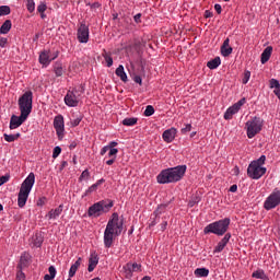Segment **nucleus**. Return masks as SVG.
I'll list each match as a JSON object with an SVG mask.
<instances>
[{"instance_id": "4", "label": "nucleus", "mask_w": 280, "mask_h": 280, "mask_svg": "<svg viewBox=\"0 0 280 280\" xmlns=\"http://www.w3.org/2000/svg\"><path fill=\"white\" fill-rule=\"evenodd\" d=\"M229 226H231V219L225 218V219L214 221V222L208 224L203 229V233H205V235H209V234L213 233V235L222 236L226 233V231H229Z\"/></svg>"}, {"instance_id": "10", "label": "nucleus", "mask_w": 280, "mask_h": 280, "mask_svg": "<svg viewBox=\"0 0 280 280\" xmlns=\"http://www.w3.org/2000/svg\"><path fill=\"white\" fill-rule=\"evenodd\" d=\"M63 100L66 106H69L70 108H75V106L80 104V94L78 93V90H69Z\"/></svg>"}, {"instance_id": "36", "label": "nucleus", "mask_w": 280, "mask_h": 280, "mask_svg": "<svg viewBox=\"0 0 280 280\" xmlns=\"http://www.w3.org/2000/svg\"><path fill=\"white\" fill-rule=\"evenodd\" d=\"M153 114H154V106L148 105L143 113L144 117H152Z\"/></svg>"}, {"instance_id": "19", "label": "nucleus", "mask_w": 280, "mask_h": 280, "mask_svg": "<svg viewBox=\"0 0 280 280\" xmlns=\"http://www.w3.org/2000/svg\"><path fill=\"white\" fill-rule=\"evenodd\" d=\"M231 240V233H226L224 237L218 243V245L214 247L213 253H222L226 245L229 244V241Z\"/></svg>"}, {"instance_id": "49", "label": "nucleus", "mask_w": 280, "mask_h": 280, "mask_svg": "<svg viewBox=\"0 0 280 280\" xmlns=\"http://www.w3.org/2000/svg\"><path fill=\"white\" fill-rule=\"evenodd\" d=\"M22 269H20L18 271V275H16V279L18 280H25V273H23V271H21Z\"/></svg>"}, {"instance_id": "9", "label": "nucleus", "mask_w": 280, "mask_h": 280, "mask_svg": "<svg viewBox=\"0 0 280 280\" xmlns=\"http://www.w3.org/2000/svg\"><path fill=\"white\" fill-rule=\"evenodd\" d=\"M280 205V190L275 189L265 200L264 209L266 211H271V209H277Z\"/></svg>"}, {"instance_id": "31", "label": "nucleus", "mask_w": 280, "mask_h": 280, "mask_svg": "<svg viewBox=\"0 0 280 280\" xmlns=\"http://www.w3.org/2000/svg\"><path fill=\"white\" fill-rule=\"evenodd\" d=\"M196 277H209V269L207 268H197L195 270Z\"/></svg>"}, {"instance_id": "59", "label": "nucleus", "mask_w": 280, "mask_h": 280, "mask_svg": "<svg viewBox=\"0 0 280 280\" xmlns=\"http://www.w3.org/2000/svg\"><path fill=\"white\" fill-rule=\"evenodd\" d=\"M9 178L5 176L0 177V185L8 183Z\"/></svg>"}, {"instance_id": "61", "label": "nucleus", "mask_w": 280, "mask_h": 280, "mask_svg": "<svg viewBox=\"0 0 280 280\" xmlns=\"http://www.w3.org/2000/svg\"><path fill=\"white\" fill-rule=\"evenodd\" d=\"M196 202H198V197H196V200H190V201L188 202V206H189V207H195Z\"/></svg>"}, {"instance_id": "23", "label": "nucleus", "mask_w": 280, "mask_h": 280, "mask_svg": "<svg viewBox=\"0 0 280 280\" xmlns=\"http://www.w3.org/2000/svg\"><path fill=\"white\" fill-rule=\"evenodd\" d=\"M271 56H272V46H268L264 49V51L260 55L261 65H266V62H268V60H270Z\"/></svg>"}, {"instance_id": "18", "label": "nucleus", "mask_w": 280, "mask_h": 280, "mask_svg": "<svg viewBox=\"0 0 280 280\" xmlns=\"http://www.w3.org/2000/svg\"><path fill=\"white\" fill-rule=\"evenodd\" d=\"M62 209H65V205H59L57 208L51 209L47 214L46 218L48 220H58L60 215H62Z\"/></svg>"}, {"instance_id": "7", "label": "nucleus", "mask_w": 280, "mask_h": 280, "mask_svg": "<svg viewBox=\"0 0 280 280\" xmlns=\"http://www.w3.org/2000/svg\"><path fill=\"white\" fill-rule=\"evenodd\" d=\"M34 100V93L32 91H26L18 101L19 109L22 115L30 117L32 113V104Z\"/></svg>"}, {"instance_id": "60", "label": "nucleus", "mask_w": 280, "mask_h": 280, "mask_svg": "<svg viewBox=\"0 0 280 280\" xmlns=\"http://www.w3.org/2000/svg\"><path fill=\"white\" fill-rule=\"evenodd\" d=\"M230 191L232 192V194H235V191H237V185H232L231 187H230Z\"/></svg>"}, {"instance_id": "64", "label": "nucleus", "mask_w": 280, "mask_h": 280, "mask_svg": "<svg viewBox=\"0 0 280 280\" xmlns=\"http://www.w3.org/2000/svg\"><path fill=\"white\" fill-rule=\"evenodd\" d=\"M141 280H152V278L150 276H145Z\"/></svg>"}, {"instance_id": "41", "label": "nucleus", "mask_w": 280, "mask_h": 280, "mask_svg": "<svg viewBox=\"0 0 280 280\" xmlns=\"http://www.w3.org/2000/svg\"><path fill=\"white\" fill-rule=\"evenodd\" d=\"M61 152H62V149L60 147H55L52 151V159H58Z\"/></svg>"}, {"instance_id": "29", "label": "nucleus", "mask_w": 280, "mask_h": 280, "mask_svg": "<svg viewBox=\"0 0 280 280\" xmlns=\"http://www.w3.org/2000/svg\"><path fill=\"white\" fill-rule=\"evenodd\" d=\"M252 277L254 279L269 280L268 276L266 275V272L264 270H256V271H254Z\"/></svg>"}, {"instance_id": "14", "label": "nucleus", "mask_w": 280, "mask_h": 280, "mask_svg": "<svg viewBox=\"0 0 280 280\" xmlns=\"http://www.w3.org/2000/svg\"><path fill=\"white\" fill-rule=\"evenodd\" d=\"M126 279H130L133 272H141V264L137 262H127L122 267Z\"/></svg>"}, {"instance_id": "13", "label": "nucleus", "mask_w": 280, "mask_h": 280, "mask_svg": "<svg viewBox=\"0 0 280 280\" xmlns=\"http://www.w3.org/2000/svg\"><path fill=\"white\" fill-rule=\"evenodd\" d=\"M77 38L79 43H89V26L84 22H81L79 24L78 31H77Z\"/></svg>"}, {"instance_id": "43", "label": "nucleus", "mask_w": 280, "mask_h": 280, "mask_svg": "<svg viewBox=\"0 0 280 280\" xmlns=\"http://www.w3.org/2000/svg\"><path fill=\"white\" fill-rule=\"evenodd\" d=\"M248 80H250V71L246 70L244 72V77H243V80H242L243 84H248Z\"/></svg>"}, {"instance_id": "8", "label": "nucleus", "mask_w": 280, "mask_h": 280, "mask_svg": "<svg viewBox=\"0 0 280 280\" xmlns=\"http://www.w3.org/2000/svg\"><path fill=\"white\" fill-rule=\"evenodd\" d=\"M245 128L247 130L248 139H253L256 135L261 132V128H264V120L259 117H254L246 122Z\"/></svg>"}, {"instance_id": "47", "label": "nucleus", "mask_w": 280, "mask_h": 280, "mask_svg": "<svg viewBox=\"0 0 280 280\" xmlns=\"http://www.w3.org/2000/svg\"><path fill=\"white\" fill-rule=\"evenodd\" d=\"M48 272H49V275L52 277V279H56V267L50 266V267L48 268Z\"/></svg>"}, {"instance_id": "16", "label": "nucleus", "mask_w": 280, "mask_h": 280, "mask_svg": "<svg viewBox=\"0 0 280 280\" xmlns=\"http://www.w3.org/2000/svg\"><path fill=\"white\" fill-rule=\"evenodd\" d=\"M56 58H58V52H54V55H51L50 51L44 50L39 55V63L44 67H49L51 60H56Z\"/></svg>"}, {"instance_id": "51", "label": "nucleus", "mask_w": 280, "mask_h": 280, "mask_svg": "<svg viewBox=\"0 0 280 280\" xmlns=\"http://www.w3.org/2000/svg\"><path fill=\"white\" fill-rule=\"evenodd\" d=\"M110 150V147L105 145L101 149V156H104V154H106V152H108Z\"/></svg>"}, {"instance_id": "1", "label": "nucleus", "mask_w": 280, "mask_h": 280, "mask_svg": "<svg viewBox=\"0 0 280 280\" xmlns=\"http://www.w3.org/2000/svg\"><path fill=\"white\" fill-rule=\"evenodd\" d=\"M121 231H124V217H119L117 212H114L104 231L103 242L105 248H112L113 244H115V237H119Z\"/></svg>"}, {"instance_id": "6", "label": "nucleus", "mask_w": 280, "mask_h": 280, "mask_svg": "<svg viewBox=\"0 0 280 280\" xmlns=\"http://www.w3.org/2000/svg\"><path fill=\"white\" fill-rule=\"evenodd\" d=\"M113 206H114L113 200L98 201L89 208L88 215L90 218H100L102 213H108L110 209H113Z\"/></svg>"}, {"instance_id": "57", "label": "nucleus", "mask_w": 280, "mask_h": 280, "mask_svg": "<svg viewBox=\"0 0 280 280\" xmlns=\"http://www.w3.org/2000/svg\"><path fill=\"white\" fill-rule=\"evenodd\" d=\"M275 95L280 100V85H278L276 89H273Z\"/></svg>"}, {"instance_id": "5", "label": "nucleus", "mask_w": 280, "mask_h": 280, "mask_svg": "<svg viewBox=\"0 0 280 280\" xmlns=\"http://www.w3.org/2000/svg\"><path fill=\"white\" fill-rule=\"evenodd\" d=\"M266 163V155H261L258 160L253 161L247 167V176L253 180H259L266 174V167L261 166Z\"/></svg>"}, {"instance_id": "63", "label": "nucleus", "mask_w": 280, "mask_h": 280, "mask_svg": "<svg viewBox=\"0 0 280 280\" xmlns=\"http://www.w3.org/2000/svg\"><path fill=\"white\" fill-rule=\"evenodd\" d=\"M54 278L50 275H45L44 280H52Z\"/></svg>"}, {"instance_id": "27", "label": "nucleus", "mask_w": 280, "mask_h": 280, "mask_svg": "<svg viewBox=\"0 0 280 280\" xmlns=\"http://www.w3.org/2000/svg\"><path fill=\"white\" fill-rule=\"evenodd\" d=\"M220 65H222V60L220 59V57H215L214 59H211L210 61H208L207 68L208 69H218L220 67Z\"/></svg>"}, {"instance_id": "55", "label": "nucleus", "mask_w": 280, "mask_h": 280, "mask_svg": "<svg viewBox=\"0 0 280 280\" xmlns=\"http://www.w3.org/2000/svg\"><path fill=\"white\" fill-rule=\"evenodd\" d=\"M214 10H215L217 14H222V5L214 4Z\"/></svg>"}, {"instance_id": "35", "label": "nucleus", "mask_w": 280, "mask_h": 280, "mask_svg": "<svg viewBox=\"0 0 280 280\" xmlns=\"http://www.w3.org/2000/svg\"><path fill=\"white\" fill-rule=\"evenodd\" d=\"M33 242H34V246H36V248H40V246L43 245V236H40L39 234H36L33 237Z\"/></svg>"}, {"instance_id": "25", "label": "nucleus", "mask_w": 280, "mask_h": 280, "mask_svg": "<svg viewBox=\"0 0 280 280\" xmlns=\"http://www.w3.org/2000/svg\"><path fill=\"white\" fill-rule=\"evenodd\" d=\"M12 30V21L5 20L0 27V34H8Z\"/></svg>"}, {"instance_id": "50", "label": "nucleus", "mask_w": 280, "mask_h": 280, "mask_svg": "<svg viewBox=\"0 0 280 280\" xmlns=\"http://www.w3.org/2000/svg\"><path fill=\"white\" fill-rule=\"evenodd\" d=\"M5 45H8V38L5 37H0V47L4 48Z\"/></svg>"}, {"instance_id": "22", "label": "nucleus", "mask_w": 280, "mask_h": 280, "mask_svg": "<svg viewBox=\"0 0 280 280\" xmlns=\"http://www.w3.org/2000/svg\"><path fill=\"white\" fill-rule=\"evenodd\" d=\"M32 259V256L24 252L21 255L20 264L18 265L19 270H23V268H27L30 266V260Z\"/></svg>"}, {"instance_id": "45", "label": "nucleus", "mask_w": 280, "mask_h": 280, "mask_svg": "<svg viewBox=\"0 0 280 280\" xmlns=\"http://www.w3.org/2000/svg\"><path fill=\"white\" fill-rule=\"evenodd\" d=\"M118 149H109L108 156L109 159H117Z\"/></svg>"}, {"instance_id": "3", "label": "nucleus", "mask_w": 280, "mask_h": 280, "mask_svg": "<svg viewBox=\"0 0 280 280\" xmlns=\"http://www.w3.org/2000/svg\"><path fill=\"white\" fill-rule=\"evenodd\" d=\"M34 183H36V175L34 173H30L27 177L23 180L20 191L18 194V206L20 209H23L25 205H27V199L30 198V194L32 188L34 187Z\"/></svg>"}, {"instance_id": "24", "label": "nucleus", "mask_w": 280, "mask_h": 280, "mask_svg": "<svg viewBox=\"0 0 280 280\" xmlns=\"http://www.w3.org/2000/svg\"><path fill=\"white\" fill-rule=\"evenodd\" d=\"M80 266H82V257H79L78 260L71 265L69 270V279H72V277H75V273L80 269Z\"/></svg>"}, {"instance_id": "62", "label": "nucleus", "mask_w": 280, "mask_h": 280, "mask_svg": "<svg viewBox=\"0 0 280 280\" xmlns=\"http://www.w3.org/2000/svg\"><path fill=\"white\" fill-rule=\"evenodd\" d=\"M113 163H115V158L106 161V165H113Z\"/></svg>"}, {"instance_id": "15", "label": "nucleus", "mask_w": 280, "mask_h": 280, "mask_svg": "<svg viewBox=\"0 0 280 280\" xmlns=\"http://www.w3.org/2000/svg\"><path fill=\"white\" fill-rule=\"evenodd\" d=\"M27 117L28 116H25V114H20V116L12 115L9 125L10 130H16V128L23 126L27 120Z\"/></svg>"}, {"instance_id": "42", "label": "nucleus", "mask_w": 280, "mask_h": 280, "mask_svg": "<svg viewBox=\"0 0 280 280\" xmlns=\"http://www.w3.org/2000/svg\"><path fill=\"white\" fill-rule=\"evenodd\" d=\"M80 121H82V116H78L77 118L72 119L70 124L73 128H75L77 126H80Z\"/></svg>"}, {"instance_id": "58", "label": "nucleus", "mask_w": 280, "mask_h": 280, "mask_svg": "<svg viewBox=\"0 0 280 280\" xmlns=\"http://www.w3.org/2000/svg\"><path fill=\"white\" fill-rule=\"evenodd\" d=\"M160 229H161V231H165V229H167V221H163V222L160 224Z\"/></svg>"}, {"instance_id": "52", "label": "nucleus", "mask_w": 280, "mask_h": 280, "mask_svg": "<svg viewBox=\"0 0 280 280\" xmlns=\"http://www.w3.org/2000/svg\"><path fill=\"white\" fill-rule=\"evenodd\" d=\"M133 82H136V84H140V86H141V84H142V79H141V77H140V75H135V77H133Z\"/></svg>"}, {"instance_id": "37", "label": "nucleus", "mask_w": 280, "mask_h": 280, "mask_svg": "<svg viewBox=\"0 0 280 280\" xmlns=\"http://www.w3.org/2000/svg\"><path fill=\"white\" fill-rule=\"evenodd\" d=\"M11 10L8 5H1L0 7V16H8L10 14Z\"/></svg>"}, {"instance_id": "32", "label": "nucleus", "mask_w": 280, "mask_h": 280, "mask_svg": "<svg viewBox=\"0 0 280 280\" xmlns=\"http://www.w3.org/2000/svg\"><path fill=\"white\" fill-rule=\"evenodd\" d=\"M137 121H139V119L132 117V118H125L122 120V126H137Z\"/></svg>"}, {"instance_id": "39", "label": "nucleus", "mask_w": 280, "mask_h": 280, "mask_svg": "<svg viewBox=\"0 0 280 280\" xmlns=\"http://www.w3.org/2000/svg\"><path fill=\"white\" fill-rule=\"evenodd\" d=\"M47 11V3L42 1L39 2V4L37 5V12L43 13Z\"/></svg>"}, {"instance_id": "53", "label": "nucleus", "mask_w": 280, "mask_h": 280, "mask_svg": "<svg viewBox=\"0 0 280 280\" xmlns=\"http://www.w3.org/2000/svg\"><path fill=\"white\" fill-rule=\"evenodd\" d=\"M203 16L205 19H211L213 16V12L206 10Z\"/></svg>"}, {"instance_id": "12", "label": "nucleus", "mask_w": 280, "mask_h": 280, "mask_svg": "<svg viewBox=\"0 0 280 280\" xmlns=\"http://www.w3.org/2000/svg\"><path fill=\"white\" fill-rule=\"evenodd\" d=\"M244 104H246V98H241L237 103L229 107L224 113V119H233V115H237V113H240V109L244 106Z\"/></svg>"}, {"instance_id": "28", "label": "nucleus", "mask_w": 280, "mask_h": 280, "mask_svg": "<svg viewBox=\"0 0 280 280\" xmlns=\"http://www.w3.org/2000/svg\"><path fill=\"white\" fill-rule=\"evenodd\" d=\"M103 183H105L104 178L98 179L95 184H93L89 187V189L85 190V196L93 194V191H97V187H100V185H103Z\"/></svg>"}, {"instance_id": "54", "label": "nucleus", "mask_w": 280, "mask_h": 280, "mask_svg": "<svg viewBox=\"0 0 280 280\" xmlns=\"http://www.w3.org/2000/svg\"><path fill=\"white\" fill-rule=\"evenodd\" d=\"M133 21H135V23H141V13H137V14L133 16Z\"/></svg>"}, {"instance_id": "26", "label": "nucleus", "mask_w": 280, "mask_h": 280, "mask_svg": "<svg viewBox=\"0 0 280 280\" xmlns=\"http://www.w3.org/2000/svg\"><path fill=\"white\" fill-rule=\"evenodd\" d=\"M116 75L120 78L121 82H128V75L126 74V71L121 65L116 69Z\"/></svg>"}, {"instance_id": "44", "label": "nucleus", "mask_w": 280, "mask_h": 280, "mask_svg": "<svg viewBox=\"0 0 280 280\" xmlns=\"http://www.w3.org/2000/svg\"><path fill=\"white\" fill-rule=\"evenodd\" d=\"M167 209V205H160L158 209L154 211L155 215H159V213H163Z\"/></svg>"}, {"instance_id": "46", "label": "nucleus", "mask_w": 280, "mask_h": 280, "mask_svg": "<svg viewBox=\"0 0 280 280\" xmlns=\"http://www.w3.org/2000/svg\"><path fill=\"white\" fill-rule=\"evenodd\" d=\"M182 135H187V132H191V124L185 125L184 128L180 130Z\"/></svg>"}, {"instance_id": "17", "label": "nucleus", "mask_w": 280, "mask_h": 280, "mask_svg": "<svg viewBox=\"0 0 280 280\" xmlns=\"http://www.w3.org/2000/svg\"><path fill=\"white\" fill-rule=\"evenodd\" d=\"M176 132H178L176 130V128L172 127L170 129H166L163 133H162V139L166 142V143H172V141H174V139H176Z\"/></svg>"}, {"instance_id": "30", "label": "nucleus", "mask_w": 280, "mask_h": 280, "mask_svg": "<svg viewBox=\"0 0 280 280\" xmlns=\"http://www.w3.org/2000/svg\"><path fill=\"white\" fill-rule=\"evenodd\" d=\"M3 137H4V141H7L8 143H14V141H16L21 137V133H15V135L4 133Z\"/></svg>"}, {"instance_id": "11", "label": "nucleus", "mask_w": 280, "mask_h": 280, "mask_svg": "<svg viewBox=\"0 0 280 280\" xmlns=\"http://www.w3.org/2000/svg\"><path fill=\"white\" fill-rule=\"evenodd\" d=\"M54 128L57 132L59 141H62V139H65V117L62 115H58L55 117Z\"/></svg>"}, {"instance_id": "21", "label": "nucleus", "mask_w": 280, "mask_h": 280, "mask_svg": "<svg viewBox=\"0 0 280 280\" xmlns=\"http://www.w3.org/2000/svg\"><path fill=\"white\" fill-rule=\"evenodd\" d=\"M97 264H100V257L95 253L91 254L89 258L88 272H93V270L97 268Z\"/></svg>"}, {"instance_id": "20", "label": "nucleus", "mask_w": 280, "mask_h": 280, "mask_svg": "<svg viewBox=\"0 0 280 280\" xmlns=\"http://www.w3.org/2000/svg\"><path fill=\"white\" fill-rule=\"evenodd\" d=\"M221 54L224 58L233 54V47H231V39L226 38L221 46Z\"/></svg>"}, {"instance_id": "33", "label": "nucleus", "mask_w": 280, "mask_h": 280, "mask_svg": "<svg viewBox=\"0 0 280 280\" xmlns=\"http://www.w3.org/2000/svg\"><path fill=\"white\" fill-rule=\"evenodd\" d=\"M54 71L57 78H61L62 73H65V70L62 69V65L60 63L55 65Z\"/></svg>"}, {"instance_id": "40", "label": "nucleus", "mask_w": 280, "mask_h": 280, "mask_svg": "<svg viewBox=\"0 0 280 280\" xmlns=\"http://www.w3.org/2000/svg\"><path fill=\"white\" fill-rule=\"evenodd\" d=\"M278 86H280L279 80L277 79L269 80V89H277Z\"/></svg>"}, {"instance_id": "56", "label": "nucleus", "mask_w": 280, "mask_h": 280, "mask_svg": "<svg viewBox=\"0 0 280 280\" xmlns=\"http://www.w3.org/2000/svg\"><path fill=\"white\" fill-rule=\"evenodd\" d=\"M107 148H109V150H116L115 148H117V142L115 141L109 142Z\"/></svg>"}, {"instance_id": "34", "label": "nucleus", "mask_w": 280, "mask_h": 280, "mask_svg": "<svg viewBox=\"0 0 280 280\" xmlns=\"http://www.w3.org/2000/svg\"><path fill=\"white\" fill-rule=\"evenodd\" d=\"M26 9L32 14L36 10V2L34 0H26Z\"/></svg>"}, {"instance_id": "48", "label": "nucleus", "mask_w": 280, "mask_h": 280, "mask_svg": "<svg viewBox=\"0 0 280 280\" xmlns=\"http://www.w3.org/2000/svg\"><path fill=\"white\" fill-rule=\"evenodd\" d=\"M104 59L107 62V67H110L113 65V57L104 55Z\"/></svg>"}, {"instance_id": "2", "label": "nucleus", "mask_w": 280, "mask_h": 280, "mask_svg": "<svg viewBox=\"0 0 280 280\" xmlns=\"http://www.w3.org/2000/svg\"><path fill=\"white\" fill-rule=\"evenodd\" d=\"M185 172H187L186 165H178L171 168H165L161 171L158 175V183L160 185H168L170 183H178L183 180L185 176Z\"/></svg>"}, {"instance_id": "38", "label": "nucleus", "mask_w": 280, "mask_h": 280, "mask_svg": "<svg viewBox=\"0 0 280 280\" xmlns=\"http://www.w3.org/2000/svg\"><path fill=\"white\" fill-rule=\"evenodd\" d=\"M89 178H91V173L89 172V170H85L82 172V174L79 177V180L82 182L84 179L89 180Z\"/></svg>"}]
</instances>
